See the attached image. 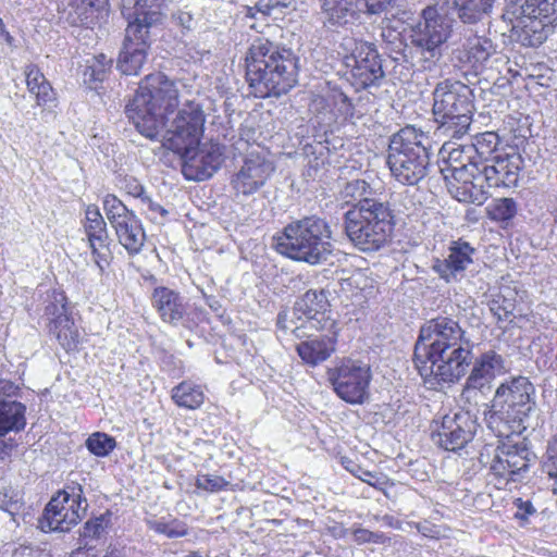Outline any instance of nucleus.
Segmentation results:
<instances>
[{
  "label": "nucleus",
  "mask_w": 557,
  "mask_h": 557,
  "mask_svg": "<svg viewBox=\"0 0 557 557\" xmlns=\"http://www.w3.org/2000/svg\"><path fill=\"white\" fill-rule=\"evenodd\" d=\"M426 139L412 126L401 128L391 138L386 163L400 184L412 186L426 175L430 159L424 145Z\"/></svg>",
  "instance_id": "6e6552de"
},
{
  "label": "nucleus",
  "mask_w": 557,
  "mask_h": 557,
  "mask_svg": "<svg viewBox=\"0 0 557 557\" xmlns=\"http://www.w3.org/2000/svg\"><path fill=\"white\" fill-rule=\"evenodd\" d=\"M484 136V140H487L490 144L494 140V144L496 145V141H497V137L495 134L493 133H486L483 135Z\"/></svg>",
  "instance_id": "e2e57ef3"
},
{
  "label": "nucleus",
  "mask_w": 557,
  "mask_h": 557,
  "mask_svg": "<svg viewBox=\"0 0 557 557\" xmlns=\"http://www.w3.org/2000/svg\"><path fill=\"white\" fill-rule=\"evenodd\" d=\"M493 450L494 457L490 468L495 475L513 480V475L528 470L532 454L523 442L516 444L503 443Z\"/></svg>",
  "instance_id": "aec40b11"
},
{
  "label": "nucleus",
  "mask_w": 557,
  "mask_h": 557,
  "mask_svg": "<svg viewBox=\"0 0 557 557\" xmlns=\"http://www.w3.org/2000/svg\"><path fill=\"white\" fill-rule=\"evenodd\" d=\"M455 181L460 184L455 191L459 201L482 205L488 198L491 187H487L485 173L480 166L478 171L469 172L466 180Z\"/></svg>",
  "instance_id": "c85d7f7f"
},
{
  "label": "nucleus",
  "mask_w": 557,
  "mask_h": 557,
  "mask_svg": "<svg viewBox=\"0 0 557 557\" xmlns=\"http://www.w3.org/2000/svg\"><path fill=\"white\" fill-rule=\"evenodd\" d=\"M418 63L423 71H433L443 58V47L412 44Z\"/></svg>",
  "instance_id": "ea45409f"
},
{
  "label": "nucleus",
  "mask_w": 557,
  "mask_h": 557,
  "mask_svg": "<svg viewBox=\"0 0 557 557\" xmlns=\"http://www.w3.org/2000/svg\"><path fill=\"white\" fill-rule=\"evenodd\" d=\"M256 13H259L256 9V5L253 8L249 7L246 11V16L253 18L256 16Z\"/></svg>",
  "instance_id": "0e129e2a"
},
{
  "label": "nucleus",
  "mask_w": 557,
  "mask_h": 557,
  "mask_svg": "<svg viewBox=\"0 0 557 557\" xmlns=\"http://www.w3.org/2000/svg\"><path fill=\"white\" fill-rule=\"evenodd\" d=\"M494 52L495 47L491 39L474 35L467 39L465 49L459 51L458 59L472 67H478L483 65Z\"/></svg>",
  "instance_id": "2f4dec72"
},
{
  "label": "nucleus",
  "mask_w": 557,
  "mask_h": 557,
  "mask_svg": "<svg viewBox=\"0 0 557 557\" xmlns=\"http://www.w3.org/2000/svg\"><path fill=\"white\" fill-rule=\"evenodd\" d=\"M115 446L116 442L114 437L101 432L92 433L86 440V447L97 457L108 456L111 451H113Z\"/></svg>",
  "instance_id": "a18cd8bd"
},
{
  "label": "nucleus",
  "mask_w": 557,
  "mask_h": 557,
  "mask_svg": "<svg viewBox=\"0 0 557 557\" xmlns=\"http://www.w3.org/2000/svg\"><path fill=\"white\" fill-rule=\"evenodd\" d=\"M181 159L182 172L187 180L205 181L220 168L223 153L219 145L199 144Z\"/></svg>",
  "instance_id": "f3484780"
},
{
  "label": "nucleus",
  "mask_w": 557,
  "mask_h": 557,
  "mask_svg": "<svg viewBox=\"0 0 557 557\" xmlns=\"http://www.w3.org/2000/svg\"><path fill=\"white\" fill-rule=\"evenodd\" d=\"M104 531V518L98 517L94 520H89L84 527V536L96 539L99 537Z\"/></svg>",
  "instance_id": "864d4df0"
},
{
  "label": "nucleus",
  "mask_w": 557,
  "mask_h": 557,
  "mask_svg": "<svg viewBox=\"0 0 557 557\" xmlns=\"http://www.w3.org/2000/svg\"><path fill=\"white\" fill-rule=\"evenodd\" d=\"M178 104L177 84L158 72L141 81L126 114L143 136L182 158L200 144L206 116L199 103L187 101L170 120Z\"/></svg>",
  "instance_id": "f257e3e1"
},
{
  "label": "nucleus",
  "mask_w": 557,
  "mask_h": 557,
  "mask_svg": "<svg viewBox=\"0 0 557 557\" xmlns=\"http://www.w3.org/2000/svg\"><path fill=\"white\" fill-rule=\"evenodd\" d=\"M0 34L4 36V40L7 41V44L12 45L13 37L10 35V33L7 29H5V33H0Z\"/></svg>",
  "instance_id": "69168bd1"
},
{
  "label": "nucleus",
  "mask_w": 557,
  "mask_h": 557,
  "mask_svg": "<svg viewBox=\"0 0 557 557\" xmlns=\"http://www.w3.org/2000/svg\"><path fill=\"white\" fill-rule=\"evenodd\" d=\"M295 7V0H258L256 9L262 15L269 16L282 13L284 9Z\"/></svg>",
  "instance_id": "09e8293b"
},
{
  "label": "nucleus",
  "mask_w": 557,
  "mask_h": 557,
  "mask_svg": "<svg viewBox=\"0 0 557 557\" xmlns=\"http://www.w3.org/2000/svg\"><path fill=\"white\" fill-rule=\"evenodd\" d=\"M25 410V406L18 401L0 400V459L10 456L15 445L12 440L5 441L3 436L11 431L24 429Z\"/></svg>",
  "instance_id": "393cba45"
},
{
  "label": "nucleus",
  "mask_w": 557,
  "mask_h": 557,
  "mask_svg": "<svg viewBox=\"0 0 557 557\" xmlns=\"http://www.w3.org/2000/svg\"><path fill=\"white\" fill-rule=\"evenodd\" d=\"M345 64L350 67V81L357 89L376 86L384 77L382 62L373 44L346 37L342 42Z\"/></svg>",
  "instance_id": "9d476101"
},
{
  "label": "nucleus",
  "mask_w": 557,
  "mask_h": 557,
  "mask_svg": "<svg viewBox=\"0 0 557 557\" xmlns=\"http://www.w3.org/2000/svg\"><path fill=\"white\" fill-rule=\"evenodd\" d=\"M152 304L162 321L173 325H177L186 314V306L183 302V298L178 293L166 287L154 289Z\"/></svg>",
  "instance_id": "cd10ccee"
},
{
  "label": "nucleus",
  "mask_w": 557,
  "mask_h": 557,
  "mask_svg": "<svg viewBox=\"0 0 557 557\" xmlns=\"http://www.w3.org/2000/svg\"><path fill=\"white\" fill-rule=\"evenodd\" d=\"M141 202L147 207L151 220H157L158 216L164 218L168 214V210H165L161 205L154 202L148 196L141 197Z\"/></svg>",
  "instance_id": "6e6d98bb"
},
{
  "label": "nucleus",
  "mask_w": 557,
  "mask_h": 557,
  "mask_svg": "<svg viewBox=\"0 0 557 557\" xmlns=\"http://www.w3.org/2000/svg\"><path fill=\"white\" fill-rule=\"evenodd\" d=\"M535 388L525 376L502 383L492 400L488 422L498 436L509 437L527 429V421L535 407Z\"/></svg>",
  "instance_id": "7ed1b4c3"
},
{
  "label": "nucleus",
  "mask_w": 557,
  "mask_h": 557,
  "mask_svg": "<svg viewBox=\"0 0 557 557\" xmlns=\"http://www.w3.org/2000/svg\"><path fill=\"white\" fill-rule=\"evenodd\" d=\"M85 230L89 247L95 257V263L100 272H102L104 265L108 264L107 225L98 208L95 206H89L86 210Z\"/></svg>",
  "instance_id": "b1692460"
},
{
  "label": "nucleus",
  "mask_w": 557,
  "mask_h": 557,
  "mask_svg": "<svg viewBox=\"0 0 557 557\" xmlns=\"http://www.w3.org/2000/svg\"><path fill=\"white\" fill-rule=\"evenodd\" d=\"M474 248L467 242H453L445 259H437L433 270L447 283L457 281L469 264L472 263Z\"/></svg>",
  "instance_id": "4be33fe9"
},
{
  "label": "nucleus",
  "mask_w": 557,
  "mask_h": 557,
  "mask_svg": "<svg viewBox=\"0 0 557 557\" xmlns=\"http://www.w3.org/2000/svg\"><path fill=\"white\" fill-rule=\"evenodd\" d=\"M370 366L351 358L339 360L327 370V379L336 395L349 404H362L371 382Z\"/></svg>",
  "instance_id": "f8f14e48"
},
{
  "label": "nucleus",
  "mask_w": 557,
  "mask_h": 557,
  "mask_svg": "<svg viewBox=\"0 0 557 557\" xmlns=\"http://www.w3.org/2000/svg\"><path fill=\"white\" fill-rule=\"evenodd\" d=\"M451 33V25L444 7L428 5L422 11V21L412 28L411 44L443 47Z\"/></svg>",
  "instance_id": "dca6fc26"
},
{
  "label": "nucleus",
  "mask_w": 557,
  "mask_h": 557,
  "mask_svg": "<svg viewBox=\"0 0 557 557\" xmlns=\"http://www.w3.org/2000/svg\"><path fill=\"white\" fill-rule=\"evenodd\" d=\"M372 190L370 185L363 180H354L347 182L343 187L341 195L347 202H355L351 208H360L363 203L382 202L379 199L371 198Z\"/></svg>",
  "instance_id": "e433bc0d"
},
{
  "label": "nucleus",
  "mask_w": 557,
  "mask_h": 557,
  "mask_svg": "<svg viewBox=\"0 0 557 557\" xmlns=\"http://www.w3.org/2000/svg\"><path fill=\"white\" fill-rule=\"evenodd\" d=\"M65 300L66 297L62 292L53 290L52 294L49 295V304L46 306L45 312L48 317H51V321L67 315Z\"/></svg>",
  "instance_id": "de8ad7c7"
},
{
  "label": "nucleus",
  "mask_w": 557,
  "mask_h": 557,
  "mask_svg": "<svg viewBox=\"0 0 557 557\" xmlns=\"http://www.w3.org/2000/svg\"><path fill=\"white\" fill-rule=\"evenodd\" d=\"M125 190L127 191V194H129L134 197L140 198V199H141V197L147 196V195H145V189H144L143 185H140L136 180H131V181L126 182Z\"/></svg>",
  "instance_id": "bf43d9fd"
},
{
  "label": "nucleus",
  "mask_w": 557,
  "mask_h": 557,
  "mask_svg": "<svg viewBox=\"0 0 557 557\" xmlns=\"http://www.w3.org/2000/svg\"><path fill=\"white\" fill-rule=\"evenodd\" d=\"M175 20L186 29H191L194 26V18L189 12L180 11L174 15Z\"/></svg>",
  "instance_id": "680f3d73"
},
{
  "label": "nucleus",
  "mask_w": 557,
  "mask_h": 557,
  "mask_svg": "<svg viewBox=\"0 0 557 557\" xmlns=\"http://www.w3.org/2000/svg\"><path fill=\"white\" fill-rule=\"evenodd\" d=\"M332 231L327 222L317 215L288 223L276 238V250L293 260L311 265L320 264L332 253Z\"/></svg>",
  "instance_id": "20e7f679"
},
{
  "label": "nucleus",
  "mask_w": 557,
  "mask_h": 557,
  "mask_svg": "<svg viewBox=\"0 0 557 557\" xmlns=\"http://www.w3.org/2000/svg\"><path fill=\"white\" fill-rule=\"evenodd\" d=\"M149 29L138 23H128L117 67L125 75H137L146 61Z\"/></svg>",
  "instance_id": "6ab92c4d"
},
{
  "label": "nucleus",
  "mask_w": 557,
  "mask_h": 557,
  "mask_svg": "<svg viewBox=\"0 0 557 557\" xmlns=\"http://www.w3.org/2000/svg\"><path fill=\"white\" fill-rule=\"evenodd\" d=\"M503 17L511 24L517 41L537 47L557 24V0H506Z\"/></svg>",
  "instance_id": "423d86ee"
},
{
  "label": "nucleus",
  "mask_w": 557,
  "mask_h": 557,
  "mask_svg": "<svg viewBox=\"0 0 557 557\" xmlns=\"http://www.w3.org/2000/svg\"><path fill=\"white\" fill-rule=\"evenodd\" d=\"M472 345L458 346L456 351L448 350L442 357L431 356L426 360L414 361L420 375L429 381L454 383L462 377L472 361Z\"/></svg>",
  "instance_id": "4468645a"
},
{
  "label": "nucleus",
  "mask_w": 557,
  "mask_h": 557,
  "mask_svg": "<svg viewBox=\"0 0 557 557\" xmlns=\"http://www.w3.org/2000/svg\"><path fill=\"white\" fill-rule=\"evenodd\" d=\"M471 89L460 83L444 81L433 91V115L440 135L461 139L468 134L473 114Z\"/></svg>",
  "instance_id": "0eeeda50"
},
{
  "label": "nucleus",
  "mask_w": 557,
  "mask_h": 557,
  "mask_svg": "<svg viewBox=\"0 0 557 557\" xmlns=\"http://www.w3.org/2000/svg\"><path fill=\"white\" fill-rule=\"evenodd\" d=\"M474 433V423L467 414L456 413L445 416L435 423L432 430V440L445 450L455 451L471 441Z\"/></svg>",
  "instance_id": "a211bd4d"
},
{
  "label": "nucleus",
  "mask_w": 557,
  "mask_h": 557,
  "mask_svg": "<svg viewBox=\"0 0 557 557\" xmlns=\"http://www.w3.org/2000/svg\"><path fill=\"white\" fill-rule=\"evenodd\" d=\"M330 304L323 289L307 290L296 302L289 318L288 312L283 311L277 315V325L284 331H290L296 337H302L304 330L325 329L329 319L325 312Z\"/></svg>",
  "instance_id": "9b49d317"
},
{
  "label": "nucleus",
  "mask_w": 557,
  "mask_h": 557,
  "mask_svg": "<svg viewBox=\"0 0 557 557\" xmlns=\"http://www.w3.org/2000/svg\"><path fill=\"white\" fill-rule=\"evenodd\" d=\"M82 494V486L78 485L73 486L72 493L64 490L52 497L39 520L40 529L45 532H67L76 525L86 513L88 506Z\"/></svg>",
  "instance_id": "ddd939ff"
},
{
  "label": "nucleus",
  "mask_w": 557,
  "mask_h": 557,
  "mask_svg": "<svg viewBox=\"0 0 557 557\" xmlns=\"http://www.w3.org/2000/svg\"><path fill=\"white\" fill-rule=\"evenodd\" d=\"M124 8L134 9V21L132 23L141 24L149 29L152 25L159 23L163 15V10L171 0H122Z\"/></svg>",
  "instance_id": "c756f323"
},
{
  "label": "nucleus",
  "mask_w": 557,
  "mask_h": 557,
  "mask_svg": "<svg viewBox=\"0 0 557 557\" xmlns=\"http://www.w3.org/2000/svg\"><path fill=\"white\" fill-rule=\"evenodd\" d=\"M113 228L115 230L119 243L129 255L140 252L146 240V234L136 214L131 218L128 216L127 220L120 222Z\"/></svg>",
  "instance_id": "7c9ffc66"
},
{
  "label": "nucleus",
  "mask_w": 557,
  "mask_h": 557,
  "mask_svg": "<svg viewBox=\"0 0 557 557\" xmlns=\"http://www.w3.org/2000/svg\"><path fill=\"white\" fill-rule=\"evenodd\" d=\"M171 397L178 407L189 410L198 409L205 401L202 387L190 381H183L173 387Z\"/></svg>",
  "instance_id": "f704fd0d"
},
{
  "label": "nucleus",
  "mask_w": 557,
  "mask_h": 557,
  "mask_svg": "<svg viewBox=\"0 0 557 557\" xmlns=\"http://www.w3.org/2000/svg\"><path fill=\"white\" fill-rule=\"evenodd\" d=\"M487 187H513L519 181L523 159L517 153L495 157L492 163L481 162Z\"/></svg>",
  "instance_id": "412c9836"
},
{
  "label": "nucleus",
  "mask_w": 557,
  "mask_h": 557,
  "mask_svg": "<svg viewBox=\"0 0 557 557\" xmlns=\"http://www.w3.org/2000/svg\"><path fill=\"white\" fill-rule=\"evenodd\" d=\"M323 12L333 25H344L354 13V0H323Z\"/></svg>",
  "instance_id": "4c0bfd02"
},
{
  "label": "nucleus",
  "mask_w": 557,
  "mask_h": 557,
  "mask_svg": "<svg viewBox=\"0 0 557 557\" xmlns=\"http://www.w3.org/2000/svg\"><path fill=\"white\" fill-rule=\"evenodd\" d=\"M441 152L447 153L445 159L448 165L447 171L450 172L454 180H466L469 172L479 170L481 161L474 160V153L479 152L474 145L449 148L445 144Z\"/></svg>",
  "instance_id": "a878e982"
},
{
  "label": "nucleus",
  "mask_w": 557,
  "mask_h": 557,
  "mask_svg": "<svg viewBox=\"0 0 557 557\" xmlns=\"http://www.w3.org/2000/svg\"><path fill=\"white\" fill-rule=\"evenodd\" d=\"M52 324V331L62 347L66 350L75 349L79 343L81 333L74 321L66 315L53 319Z\"/></svg>",
  "instance_id": "c9c22d12"
},
{
  "label": "nucleus",
  "mask_w": 557,
  "mask_h": 557,
  "mask_svg": "<svg viewBox=\"0 0 557 557\" xmlns=\"http://www.w3.org/2000/svg\"><path fill=\"white\" fill-rule=\"evenodd\" d=\"M354 537L359 543H366V542H376L377 535L366 530V529H358L354 532Z\"/></svg>",
  "instance_id": "052dcab7"
},
{
  "label": "nucleus",
  "mask_w": 557,
  "mask_h": 557,
  "mask_svg": "<svg viewBox=\"0 0 557 557\" xmlns=\"http://www.w3.org/2000/svg\"><path fill=\"white\" fill-rule=\"evenodd\" d=\"M336 349V339L331 335L309 336L296 346L300 359L311 367L327 360Z\"/></svg>",
  "instance_id": "bb28decb"
},
{
  "label": "nucleus",
  "mask_w": 557,
  "mask_h": 557,
  "mask_svg": "<svg viewBox=\"0 0 557 557\" xmlns=\"http://www.w3.org/2000/svg\"><path fill=\"white\" fill-rule=\"evenodd\" d=\"M12 557H42V553L30 546H20L13 550Z\"/></svg>",
  "instance_id": "13d9d810"
},
{
  "label": "nucleus",
  "mask_w": 557,
  "mask_h": 557,
  "mask_svg": "<svg viewBox=\"0 0 557 557\" xmlns=\"http://www.w3.org/2000/svg\"><path fill=\"white\" fill-rule=\"evenodd\" d=\"M246 76L256 97H280L297 83L298 58L289 48L257 38L246 57Z\"/></svg>",
  "instance_id": "f03ea898"
},
{
  "label": "nucleus",
  "mask_w": 557,
  "mask_h": 557,
  "mask_svg": "<svg viewBox=\"0 0 557 557\" xmlns=\"http://www.w3.org/2000/svg\"><path fill=\"white\" fill-rule=\"evenodd\" d=\"M103 210L112 227L135 214L117 197L111 194L103 198Z\"/></svg>",
  "instance_id": "79ce46f5"
},
{
  "label": "nucleus",
  "mask_w": 557,
  "mask_h": 557,
  "mask_svg": "<svg viewBox=\"0 0 557 557\" xmlns=\"http://www.w3.org/2000/svg\"><path fill=\"white\" fill-rule=\"evenodd\" d=\"M0 33H5V26H4L1 17H0Z\"/></svg>",
  "instance_id": "774afa93"
},
{
  "label": "nucleus",
  "mask_w": 557,
  "mask_h": 557,
  "mask_svg": "<svg viewBox=\"0 0 557 557\" xmlns=\"http://www.w3.org/2000/svg\"><path fill=\"white\" fill-rule=\"evenodd\" d=\"M77 9L84 11L85 20L87 21L92 16L94 11H99L100 9H104L108 0H78ZM84 18H82V22Z\"/></svg>",
  "instance_id": "5fc2aeb1"
},
{
  "label": "nucleus",
  "mask_w": 557,
  "mask_h": 557,
  "mask_svg": "<svg viewBox=\"0 0 557 557\" xmlns=\"http://www.w3.org/2000/svg\"><path fill=\"white\" fill-rule=\"evenodd\" d=\"M506 371L504 359L494 350H488L480 356L474 363L470 375L467 379L466 389L471 393L474 389H482L498 375Z\"/></svg>",
  "instance_id": "5701e85b"
},
{
  "label": "nucleus",
  "mask_w": 557,
  "mask_h": 557,
  "mask_svg": "<svg viewBox=\"0 0 557 557\" xmlns=\"http://www.w3.org/2000/svg\"><path fill=\"white\" fill-rule=\"evenodd\" d=\"M24 503L20 491L11 486L0 490V509L8 512L13 521L23 509Z\"/></svg>",
  "instance_id": "37998d69"
},
{
  "label": "nucleus",
  "mask_w": 557,
  "mask_h": 557,
  "mask_svg": "<svg viewBox=\"0 0 557 557\" xmlns=\"http://www.w3.org/2000/svg\"><path fill=\"white\" fill-rule=\"evenodd\" d=\"M394 224V214L387 202H366L344 214L347 237L356 248L367 252L377 251L391 240Z\"/></svg>",
  "instance_id": "39448f33"
},
{
  "label": "nucleus",
  "mask_w": 557,
  "mask_h": 557,
  "mask_svg": "<svg viewBox=\"0 0 557 557\" xmlns=\"http://www.w3.org/2000/svg\"><path fill=\"white\" fill-rule=\"evenodd\" d=\"M547 458L549 467L548 473L550 476L557 478V434L548 444Z\"/></svg>",
  "instance_id": "4d7b16f0"
},
{
  "label": "nucleus",
  "mask_w": 557,
  "mask_h": 557,
  "mask_svg": "<svg viewBox=\"0 0 557 557\" xmlns=\"http://www.w3.org/2000/svg\"><path fill=\"white\" fill-rule=\"evenodd\" d=\"M512 295L513 292L509 287H505L490 301V310L498 322L511 321L510 317L516 307Z\"/></svg>",
  "instance_id": "58836bf2"
},
{
  "label": "nucleus",
  "mask_w": 557,
  "mask_h": 557,
  "mask_svg": "<svg viewBox=\"0 0 557 557\" xmlns=\"http://www.w3.org/2000/svg\"><path fill=\"white\" fill-rule=\"evenodd\" d=\"M196 485L198 488H201V490H205L208 492H219V491L224 490L228 485V482L220 475L201 474V475H198Z\"/></svg>",
  "instance_id": "8fccbe9b"
},
{
  "label": "nucleus",
  "mask_w": 557,
  "mask_h": 557,
  "mask_svg": "<svg viewBox=\"0 0 557 557\" xmlns=\"http://www.w3.org/2000/svg\"><path fill=\"white\" fill-rule=\"evenodd\" d=\"M517 213V205L511 198L497 199L490 210V215L496 221H509Z\"/></svg>",
  "instance_id": "49530a36"
},
{
  "label": "nucleus",
  "mask_w": 557,
  "mask_h": 557,
  "mask_svg": "<svg viewBox=\"0 0 557 557\" xmlns=\"http://www.w3.org/2000/svg\"><path fill=\"white\" fill-rule=\"evenodd\" d=\"M392 0H356V8L370 15H379L384 12Z\"/></svg>",
  "instance_id": "3c124183"
},
{
  "label": "nucleus",
  "mask_w": 557,
  "mask_h": 557,
  "mask_svg": "<svg viewBox=\"0 0 557 557\" xmlns=\"http://www.w3.org/2000/svg\"><path fill=\"white\" fill-rule=\"evenodd\" d=\"M356 476H358L361 481L368 483L369 485L377 488V490H384V487L387 484L386 478L376 473H372L367 470L359 469L358 473H356Z\"/></svg>",
  "instance_id": "603ef678"
},
{
  "label": "nucleus",
  "mask_w": 557,
  "mask_h": 557,
  "mask_svg": "<svg viewBox=\"0 0 557 557\" xmlns=\"http://www.w3.org/2000/svg\"><path fill=\"white\" fill-rule=\"evenodd\" d=\"M273 171L272 162L253 149L246 156L243 165L234 174L231 181L232 187L237 196H250L265 184Z\"/></svg>",
  "instance_id": "2eb2a0df"
},
{
  "label": "nucleus",
  "mask_w": 557,
  "mask_h": 557,
  "mask_svg": "<svg viewBox=\"0 0 557 557\" xmlns=\"http://www.w3.org/2000/svg\"><path fill=\"white\" fill-rule=\"evenodd\" d=\"M185 557H209L208 555L207 556H203L200 552L198 550H194V552H190L188 555H186Z\"/></svg>",
  "instance_id": "338daca9"
},
{
  "label": "nucleus",
  "mask_w": 557,
  "mask_h": 557,
  "mask_svg": "<svg viewBox=\"0 0 557 557\" xmlns=\"http://www.w3.org/2000/svg\"><path fill=\"white\" fill-rule=\"evenodd\" d=\"M465 332L457 321L448 317H438L428 321L420 330L414 347V361L426 360L431 356L442 357L445 351L458 346H469Z\"/></svg>",
  "instance_id": "1a4fd4ad"
},
{
  "label": "nucleus",
  "mask_w": 557,
  "mask_h": 557,
  "mask_svg": "<svg viewBox=\"0 0 557 557\" xmlns=\"http://www.w3.org/2000/svg\"><path fill=\"white\" fill-rule=\"evenodd\" d=\"M24 74L29 94H32L38 106H48L55 100L54 91L40 70L29 64L25 67Z\"/></svg>",
  "instance_id": "473e14b6"
},
{
  "label": "nucleus",
  "mask_w": 557,
  "mask_h": 557,
  "mask_svg": "<svg viewBox=\"0 0 557 557\" xmlns=\"http://www.w3.org/2000/svg\"><path fill=\"white\" fill-rule=\"evenodd\" d=\"M112 66V58H107L103 53L92 57L87 61V66L84 71V82L91 84L102 82Z\"/></svg>",
  "instance_id": "a19ab883"
},
{
  "label": "nucleus",
  "mask_w": 557,
  "mask_h": 557,
  "mask_svg": "<svg viewBox=\"0 0 557 557\" xmlns=\"http://www.w3.org/2000/svg\"><path fill=\"white\" fill-rule=\"evenodd\" d=\"M147 527L149 530L164 534L169 539L182 537L187 534L186 524L176 519L171 521L149 519L147 520Z\"/></svg>",
  "instance_id": "c03bdc74"
},
{
  "label": "nucleus",
  "mask_w": 557,
  "mask_h": 557,
  "mask_svg": "<svg viewBox=\"0 0 557 557\" xmlns=\"http://www.w3.org/2000/svg\"><path fill=\"white\" fill-rule=\"evenodd\" d=\"M454 3L463 24L476 25L488 15L493 0H454Z\"/></svg>",
  "instance_id": "72a5a7b5"
}]
</instances>
